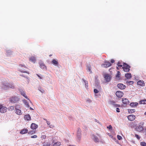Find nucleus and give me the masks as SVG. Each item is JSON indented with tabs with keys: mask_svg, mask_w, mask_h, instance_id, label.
<instances>
[{
	"mask_svg": "<svg viewBox=\"0 0 146 146\" xmlns=\"http://www.w3.org/2000/svg\"><path fill=\"white\" fill-rule=\"evenodd\" d=\"M123 67H122L123 70L126 72H129L130 70V66L125 63H123Z\"/></svg>",
	"mask_w": 146,
	"mask_h": 146,
	"instance_id": "obj_1",
	"label": "nucleus"
},
{
	"mask_svg": "<svg viewBox=\"0 0 146 146\" xmlns=\"http://www.w3.org/2000/svg\"><path fill=\"white\" fill-rule=\"evenodd\" d=\"M3 88L5 89H7V88H10L12 89L14 88V87L13 84H10L8 83L4 84H3Z\"/></svg>",
	"mask_w": 146,
	"mask_h": 146,
	"instance_id": "obj_2",
	"label": "nucleus"
},
{
	"mask_svg": "<svg viewBox=\"0 0 146 146\" xmlns=\"http://www.w3.org/2000/svg\"><path fill=\"white\" fill-rule=\"evenodd\" d=\"M19 98L17 96H13L10 98V101L13 103H15L19 100Z\"/></svg>",
	"mask_w": 146,
	"mask_h": 146,
	"instance_id": "obj_3",
	"label": "nucleus"
},
{
	"mask_svg": "<svg viewBox=\"0 0 146 146\" xmlns=\"http://www.w3.org/2000/svg\"><path fill=\"white\" fill-rule=\"evenodd\" d=\"M77 139L79 141L80 140L81 137V130L80 128H78L77 129Z\"/></svg>",
	"mask_w": 146,
	"mask_h": 146,
	"instance_id": "obj_4",
	"label": "nucleus"
},
{
	"mask_svg": "<svg viewBox=\"0 0 146 146\" xmlns=\"http://www.w3.org/2000/svg\"><path fill=\"white\" fill-rule=\"evenodd\" d=\"M111 64L108 61H105L104 62V64H102V66L104 68H107L111 66Z\"/></svg>",
	"mask_w": 146,
	"mask_h": 146,
	"instance_id": "obj_5",
	"label": "nucleus"
},
{
	"mask_svg": "<svg viewBox=\"0 0 146 146\" xmlns=\"http://www.w3.org/2000/svg\"><path fill=\"white\" fill-rule=\"evenodd\" d=\"M104 78L107 82H109L111 79V75L109 74H106L104 75Z\"/></svg>",
	"mask_w": 146,
	"mask_h": 146,
	"instance_id": "obj_6",
	"label": "nucleus"
},
{
	"mask_svg": "<svg viewBox=\"0 0 146 146\" xmlns=\"http://www.w3.org/2000/svg\"><path fill=\"white\" fill-rule=\"evenodd\" d=\"M115 94L116 96L118 98H121L123 95V93L120 91H117L116 92Z\"/></svg>",
	"mask_w": 146,
	"mask_h": 146,
	"instance_id": "obj_7",
	"label": "nucleus"
},
{
	"mask_svg": "<svg viewBox=\"0 0 146 146\" xmlns=\"http://www.w3.org/2000/svg\"><path fill=\"white\" fill-rule=\"evenodd\" d=\"M92 138L96 143L99 142V140L97 137L94 135H92Z\"/></svg>",
	"mask_w": 146,
	"mask_h": 146,
	"instance_id": "obj_8",
	"label": "nucleus"
},
{
	"mask_svg": "<svg viewBox=\"0 0 146 146\" xmlns=\"http://www.w3.org/2000/svg\"><path fill=\"white\" fill-rule=\"evenodd\" d=\"M19 90L21 93V94L25 98H26L28 100H29V101H30V100L27 97V96L25 92L23 90H22V89H20Z\"/></svg>",
	"mask_w": 146,
	"mask_h": 146,
	"instance_id": "obj_9",
	"label": "nucleus"
},
{
	"mask_svg": "<svg viewBox=\"0 0 146 146\" xmlns=\"http://www.w3.org/2000/svg\"><path fill=\"white\" fill-rule=\"evenodd\" d=\"M7 108L2 105L0 106V112L1 113H4L6 111Z\"/></svg>",
	"mask_w": 146,
	"mask_h": 146,
	"instance_id": "obj_10",
	"label": "nucleus"
},
{
	"mask_svg": "<svg viewBox=\"0 0 146 146\" xmlns=\"http://www.w3.org/2000/svg\"><path fill=\"white\" fill-rule=\"evenodd\" d=\"M128 120L130 121L134 120L135 118V116L133 115H130L127 116Z\"/></svg>",
	"mask_w": 146,
	"mask_h": 146,
	"instance_id": "obj_11",
	"label": "nucleus"
},
{
	"mask_svg": "<svg viewBox=\"0 0 146 146\" xmlns=\"http://www.w3.org/2000/svg\"><path fill=\"white\" fill-rule=\"evenodd\" d=\"M117 87L120 89H123L125 88V86L122 84H119L117 85Z\"/></svg>",
	"mask_w": 146,
	"mask_h": 146,
	"instance_id": "obj_12",
	"label": "nucleus"
},
{
	"mask_svg": "<svg viewBox=\"0 0 146 146\" xmlns=\"http://www.w3.org/2000/svg\"><path fill=\"white\" fill-rule=\"evenodd\" d=\"M143 127L142 125H139L136 128V130L139 132H140L143 130Z\"/></svg>",
	"mask_w": 146,
	"mask_h": 146,
	"instance_id": "obj_13",
	"label": "nucleus"
},
{
	"mask_svg": "<svg viewBox=\"0 0 146 146\" xmlns=\"http://www.w3.org/2000/svg\"><path fill=\"white\" fill-rule=\"evenodd\" d=\"M38 125L33 123L31 125V128L33 129H35L38 127Z\"/></svg>",
	"mask_w": 146,
	"mask_h": 146,
	"instance_id": "obj_14",
	"label": "nucleus"
},
{
	"mask_svg": "<svg viewBox=\"0 0 146 146\" xmlns=\"http://www.w3.org/2000/svg\"><path fill=\"white\" fill-rule=\"evenodd\" d=\"M122 101L123 104H127L129 103V101L128 99L123 98L122 99Z\"/></svg>",
	"mask_w": 146,
	"mask_h": 146,
	"instance_id": "obj_15",
	"label": "nucleus"
},
{
	"mask_svg": "<svg viewBox=\"0 0 146 146\" xmlns=\"http://www.w3.org/2000/svg\"><path fill=\"white\" fill-rule=\"evenodd\" d=\"M137 84L138 85L143 86H145V84L144 81L143 80H140L139 81L137 82Z\"/></svg>",
	"mask_w": 146,
	"mask_h": 146,
	"instance_id": "obj_16",
	"label": "nucleus"
},
{
	"mask_svg": "<svg viewBox=\"0 0 146 146\" xmlns=\"http://www.w3.org/2000/svg\"><path fill=\"white\" fill-rule=\"evenodd\" d=\"M15 113L18 115H21L22 114L21 111V110L17 109V108H15Z\"/></svg>",
	"mask_w": 146,
	"mask_h": 146,
	"instance_id": "obj_17",
	"label": "nucleus"
},
{
	"mask_svg": "<svg viewBox=\"0 0 146 146\" xmlns=\"http://www.w3.org/2000/svg\"><path fill=\"white\" fill-rule=\"evenodd\" d=\"M28 130L27 129H23L20 132V133L22 134H23L27 133Z\"/></svg>",
	"mask_w": 146,
	"mask_h": 146,
	"instance_id": "obj_18",
	"label": "nucleus"
},
{
	"mask_svg": "<svg viewBox=\"0 0 146 146\" xmlns=\"http://www.w3.org/2000/svg\"><path fill=\"white\" fill-rule=\"evenodd\" d=\"M24 118L25 120L29 121L31 120V116L29 114L25 115V116Z\"/></svg>",
	"mask_w": 146,
	"mask_h": 146,
	"instance_id": "obj_19",
	"label": "nucleus"
},
{
	"mask_svg": "<svg viewBox=\"0 0 146 146\" xmlns=\"http://www.w3.org/2000/svg\"><path fill=\"white\" fill-rule=\"evenodd\" d=\"M122 62L121 61H119L117 63V65L118 67H117V69L118 70H119L118 67H122Z\"/></svg>",
	"mask_w": 146,
	"mask_h": 146,
	"instance_id": "obj_20",
	"label": "nucleus"
},
{
	"mask_svg": "<svg viewBox=\"0 0 146 146\" xmlns=\"http://www.w3.org/2000/svg\"><path fill=\"white\" fill-rule=\"evenodd\" d=\"M29 60H30L32 62H33L34 63H35L36 61L35 58L34 56L31 57L29 58Z\"/></svg>",
	"mask_w": 146,
	"mask_h": 146,
	"instance_id": "obj_21",
	"label": "nucleus"
},
{
	"mask_svg": "<svg viewBox=\"0 0 146 146\" xmlns=\"http://www.w3.org/2000/svg\"><path fill=\"white\" fill-rule=\"evenodd\" d=\"M138 104V103L137 102H132L130 104V105L131 107H135L137 106Z\"/></svg>",
	"mask_w": 146,
	"mask_h": 146,
	"instance_id": "obj_22",
	"label": "nucleus"
},
{
	"mask_svg": "<svg viewBox=\"0 0 146 146\" xmlns=\"http://www.w3.org/2000/svg\"><path fill=\"white\" fill-rule=\"evenodd\" d=\"M125 76L127 79H130L131 77V74L130 73H127L125 74Z\"/></svg>",
	"mask_w": 146,
	"mask_h": 146,
	"instance_id": "obj_23",
	"label": "nucleus"
},
{
	"mask_svg": "<svg viewBox=\"0 0 146 146\" xmlns=\"http://www.w3.org/2000/svg\"><path fill=\"white\" fill-rule=\"evenodd\" d=\"M43 146H50L51 144L50 142H44L43 143Z\"/></svg>",
	"mask_w": 146,
	"mask_h": 146,
	"instance_id": "obj_24",
	"label": "nucleus"
},
{
	"mask_svg": "<svg viewBox=\"0 0 146 146\" xmlns=\"http://www.w3.org/2000/svg\"><path fill=\"white\" fill-rule=\"evenodd\" d=\"M40 68L44 69H46V67L45 65L43 63H41L40 64Z\"/></svg>",
	"mask_w": 146,
	"mask_h": 146,
	"instance_id": "obj_25",
	"label": "nucleus"
},
{
	"mask_svg": "<svg viewBox=\"0 0 146 146\" xmlns=\"http://www.w3.org/2000/svg\"><path fill=\"white\" fill-rule=\"evenodd\" d=\"M52 63L53 64L55 65H57L58 64V62L55 59H54L52 60Z\"/></svg>",
	"mask_w": 146,
	"mask_h": 146,
	"instance_id": "obj_26",
	"label": "nucleus"
},
{
	"mask_svg": "<svg viewBox=\"0 0 146 146\" xmlns=\"http://www.w3.org/2000/svg\"><path fill=\"white\" fill-rule=\"evenodd\" d=\"M139 103L141 104H146V100H141L139 101Z\"/></svg>",
	"mask_w": 146,
	"mask_h": 146,
	"instance_id": "obj_27",
	"label": "nucleus"
},
{
	"mask_svg": "<svg viewBox=\"0 0 146 146\" xmlns=\"http://www.w3.org/2000/svg\"><path fill=\"white\" fill-rule=\"evenodd\" d=\"M23 102L24 104L28 108L29 107V103L27 102L26 100H23Z\"/></svg>",
	"mask_w": 146,
	"mask_h": 146,
	"instance_id": "obj_28",
	"label": "nucleus"
},
{
	"mask_svg": "<svg viewBox=\"0 0 146 146\" xmlns=\"http://www.w3.org/2000/svg\"><path fill=\"white\" fill-rule=\"evenodd\" d=\"M61 144L59 142H57L54 143L53 146H59Z\"/></svg>",
	"mask_w": 146,
	"mask_h": 146,
	"instance_id": "obj_29",
	"label": "nucleus"
},
{
	"mask_svg": "<svg viewBox=\"0 0 146 146\" xmlns=\"http://www.w3.org/2000/svg\"><path fill=\"white\" fill-rule=\"evenodd\" d=\"M128 111L129 113H132L135 111V109H128Z\"/></svg>",
	"mask_w": 146,
	"mask_h": 146,
	"instance_id": "obj_30",
	"label": "nucleus"
},
{
	"mask_svg": "<svg viewBox=\"0 0 146 146\" xmlns=\"http://www.w3.org/2000/svg\"><path fill=\"white\" fill-rule=\"evenodd\" d=\"M20 71L22 73H26L28 75H29V72L23 71V70H22V69L21 68H20Z\"/></svg>",
	"mask_w": 146,
	"mask_h": 146,
	"instance_id": "obj_31",
	"label": "nucleus"
},
{
	"mask_svg": "<svg viewBox=\"0 0 146 146\" xmlns=\"http://www.w3.org/2000/svg\"><path fill=\"white\" fill-rule=\"evenodd\" d=\"M110 104L113 105V106L115 103V102L113 100H111L110 101Z\"/></svg>",
	"mask_w": 146,
	"mask_h": 146,
	"instance_id": "obj_32",
	"label": "nucleus"
},
{
	"mask_svg": "<svg viewBox=\"0 0 146 146\" xmlns=\"http://www.w3.org/2000/svg\"><path fill=\"white\" fill-rule=\"evenodd\" d=\"M36 133L35 131H31L28 132V133L29 134H33Z\"/></svg>",
	"mask_w": 146,
	"mask_h": 146,
	"instance_id": "obj_33",
	"label": "nucleus"
},
{
	"mask_svg": "<svg viewBox=\"0 0 146 146\" xmlns=\"http://www.w3.org/2000/svg\"><path fill=\"white\" fill-rule=\"evenodd\" d=\"M140 145L141 146H146V143L144 142H141Z\"/></svg>",
	"mask_w": 146,
	"mask_h": 146,
	"instance_id": "obj_34",
	"label": "nucleus"
},
{
	"mask_svg": "<svg viewBox=\"0 0 146 146\" xmlns=\"http://www.w3.org/2000/svg\"><path fill=\"white\" fill-rule=\"evenodd\" d=\"M120 73L119 71H118L117 72V74L116 75V77H119L120 76Z\"/></svg>",
	"mask_w": 146,
	"mask_h": 146,
	"instance_id": "obj_35",
	"label": "nucleus"
},
{
	"mask_svg": "<svg viewBox=\"0 0 146 146\" xmlns=\"http://www.w3.org/2000/svg\"><path fill=\"white\" fill-rule=\"evenodd\" d=\"M127 82V84H129V85H132L133 83V82L132 81Z\"/></svg>",
	"mask_w": 146,
	"mask_h": 146,
	"instance_id": "obj_36",
	"label": "nucleus"
},
{
	"mask_svg": "<svg viewBox=\"0 0 146 146\" xmlns=\"http://www.w3.org/2000/svg\"><path fill=\"white\" fill-rule=\"evenodd\" d=\"M135 137L138 140H139L140 138V137L137 134H135Z\"/></svg>",
	"mask_w": 146,
	"mask_h": 146,
	"instance_id": "obj_37",
	"label": "nucleus"
},
{
	"mask_svg": "<svg viewBox=\"0 0 146 146\" xmlns=\"http://www.w3.org/2000/svg\"><path fill=\"white\" fill-rule=\"evenodd\" d=\"M117 137L118 139L119 140H121L122 139V137L119 135H117Z\"/></svg>",
	"mask_w": 146,
	"mask_h": 146,
	"instance_id": "obj_38",
	"label": "nucleus"
},
{
	"mask_svg": "<svg viewBox=\"0 0 146 146\" xmlns=\"http://www.w3.org/2000/svg\"><path fill=\"white\" fill-rule=\"evenodd\" d=\"M113 106L115 107H120V105H118L117 104H115L113 105Z\"/></svg>",
	"mask_w": 146,
	"mask_h": 146,
	"instance_id": "obj_39",
	"label": "nucleus"
},
{
	"mask_svg": "<svg viewBox=\"0 0 146 146\" xmlns=\"http://www.w3.org/2000/svg\"><path fill=\"white\" fill-rule=\"evenodd\" d=\"M9 109L11 110H14V107L13 106H11L9 107Z\"/></svg>",
	"mask_w": 146,
	"mask_h": 146,
	"instance_id": "obj_40",
	"label": "nucleus"
},
{
	"mask_svg": "<svg viewBox=\"0 0 146 146\" xmlns=\"http://www.w3.org/2000/svg\"><path fill=\"white\" fill-rule=\"evenodd\" d=\"M107 128L109 129L110 130V129H111L112 128V127L111 125H110L109 126L107 127Z\"/></svg>",
	"mask_w": 146,
	"mask_h": 146,
	"instance_id": "obj_41",
	"label": "nucleus"
},
{
	"mask_svg": "<svg viewBox=\"0 0 146 146\" xmlns=\"http://www.w3.org/2000/svg\"><path fill=\"white\" fill-rule=\"evenodd\" d=\"M88 70H89L91 73L92 72V71L91 70V67L90 66H88L87 67Z\"/></svg>",
	"mask_w": 146,
	"mask_h": 146,
	"instance_id": "obj_42",
	"label": "nucleus"
},
{
	"mask_svg": "<svg viewBox=\"0 0 146 146\" xmlns=\"http://www.w3.org/2000/svg\"><path fill=\"white\" fill-rule=\"evenodd\" d=\"M21 76H23L24 77H25L26 78H27L28 76L26 75H25L24 74H21L20 75Z\"/></svg>",
	"mask_w": 146,
	"mask_h": 146,
	"instance_id": "obj_43",
	"label": "nucleus"
},
{
	"mask_svg": "<svg viewBox=\"0 0 146 146\" xmlns=\"http://www.w3.org/2000/svg\"><path fill=\"white\" fill-rule=\"evenodd\" d=\"M99 91L96 89H94V92L96 94Z\"/></svg>",
	"mask_w": 146,
	"mask_h": 146,
	"instance_id": "obj_44",
	"label": "nucleus"
},
{
	"mask_svg": "<svg viewBox=\"0 0 146 146\" xmlns=\"http://www.w3.org/2000/svg\"><path fill=\"white\" fill-rule=\"evenodd\" d=\"M41 138L42 139H45L46 138V135H42L41 137Z\"/></svg>",
	"mask_w": 146,
	"mask_h": 146,
	"instance_id": "obj_45",
	"label": "nucleus"
},
{
	"mask_svg": "<svg viewBox=\"0 0 146 146\" xmlns=\"http://www.w3.org/2000/svg\"><path fill=\"white\" fill-rule=\"evenodd\" d=\"M37 137V136L36 135H34L33 136H31V138H36Z\"/></svg>",
	"mask_w": 146,
	"mask_h": 146,
	"instance_id": "obj_46",
	"label": "nucleus"
},
{
	"mask_svg": "<svg viewBox=\"0 0 146 146\" xmlns=\"http://www.w3.org/2000/svg\"><path fill=\"white\" fill-rule=\"evenodd\" d=\"M116 111L117 112H120L119 109L118 108H116Z\"/></svg>",
	"mask_w": 146,
	"mask_h": 146,
	"instance_id": "obj_47",
	"label": "nucleus"
},
{
	"mask_svg": "<svg viewBox=\"0 0 146 146\" xmlns=\"http://www.w3.org/2000/svg\"><path fill=\"white\" fill-rule=\"evenodd\" d=\"M20 66H23V67H25V68H27V67L25 65H23L22 64H20Z\"/></svg>",
	"mask_w": 146,
	"mask_h": 146,
	"instance_id": "obj_48",
	"label": "nucleus"
},
{
	"mask_svg": "<svg viewBox=\"0 0 146 146\" xmlns=\"http://www.w3.org/2000/svg\"><path fill=\"white\" fill-rule=\"evenodd\" d=\"M109 136H110V137L111 138H113V139L114 140H116V139L115 138H113V137L112 135H110Z\"/></svg>",
	"mask_w": 146,
	"mask_h": 146,
	"instance_id": "obj_49",
	"label": "nucleus"
},
{
	"mask_svg": "<svg viewBox=\"0 0 146 146\" xmlns=\"http://www.w3.org/2000/svg\"><path fill=\"white\" fill-rule=\"evenodd\" d=\"M37 76L40 79H41L42 78L38 74H36Z\"/></svg>",
	"mask_w": 146,
	"mask_h": 146,
	"instance_id": "obj_50",
	"label": "nucleus"
},
{
	"mask_svg": "<svg viewBox=\"0 0 146 146\" xmlns=\"http://www.w3.org/2000/svg\"><path fill=\"white\" fill-rule=\"evenodd\" d=\"M114 62H115V61L113 59H111V63H114Z\"/></svg>",
	"mask_w": 146,
	"mask_h": 146,
	"instance_id": "obj_51",
	"label": "nucleus"
},
{
	"mask_svg": "<svg viewBox=\"0 0 146 146\" xmlns=\"http://www.w3.org/2000/svg\"><path fill=\"white\" fill-rule=\"evenodd\" d=\"M46 123H47V124L48 125H49L50 124V122L49 121H47Z\"/></svg>",
	"mask_w": 146,
	"mask_h": 146,
	"instance_id": "obj_52",
	"label": "nucleus"
},
{
	"mask_svg": "<svg viewBox=\"0 0 146 146\" xmlns=\"http://www.w3.org/2000/svg\"><path fill=\"white\" fill-rule=\"evenodd\" d=\"M49 127L50 128H53V127H54V126L53 125H50V126H49Z\"/></svg>",
	"mask_w": 146,
	"mask_h": 146,
	"instance_id": "obj_53",
	"label": "nucleus"
},
{
	"mask_svg": "<svg viewBox=\"0 0 146 146\" xmlns=\"http://www.w3.org/2000/svg\"><path fill=\"white\" fill-rule=\"evenodd\" d=\"M85 83V86H86V87H88V83H86L85 82V81H84Z\"/></svg>",
	"mask_w": 146,
	"mask_h": 146,
	"instance_id": "obj_54",
	"label": "nucleus"
},
{
	"mask_svg": "<svg viewBox=\"0 0 146 146\" xmlns=\"http://www.w3.org/2000/svg\"><path fill=\"white\" fill-rule=\"evenodd\" d=\"M95 121L96 122H97L98 123H99V121H98V120H97V119H95Z\"/></svg>",
	"mask_w": 146,
	"mask_h": 146,
	"instance_id": "obj_55",
	"label": "nucleus"
},
{
	"mask_svg": "<svg viewBox=\"0 0 146 146\" xmlns=\"http://www.w3.org/2000/svg\"><path fill=\"white\" fill-rule=\"evenodd\" d=\"M44 119V120H45L46 122L47 121H48L46 119Z\"/></svg>",
	"mask_w": 146,
	"mask_h": 146,
	"instance_id": "obj_56",
	"label": "nucleus"
},
{
	"mask_svg": "<svg viewBox=\"0 0 146 146\" xmlns=\"http://www.w3.org/2000/svg\"><path fill=\"white\" fill-rule=\"evenodd\" d=\"M144 114L146 115V111L145 112Z\"/></svg>",
	"mask_w": 146,
	"mask_h": 146,
	"instance_id": "obj_57",
	"label": "nucleus"
},
{
	"mask_svg": "<svg viewBox=\"0 0 146 146\" xmlns=\"http://www.w3.org/2000/svg\"><path fill=\"white\" fill-rule=\"evenodd\" d=\"M30 108L31 110H33V109L31 107H30Z\"/></svg>",
	"mask_w": 146,
	"mask_h": 146,
	"instance_id": "obj_58",
	"label": "nucleus"
},
{
	"mask_svg": "<svg viewBox=\"0 0 146 146\" xmlns=\"http://www.w3.org/2000/svg\"><path fill=\"white\" fill-rule=\"evenodd\" d=\"M52 56V55H50V56Z\"/></svg>",
	"mask_w": 146,
	"mask_h": 146,
	"instance_id": "obj_59",
	"label": "nucleus"
}]
</instances>
